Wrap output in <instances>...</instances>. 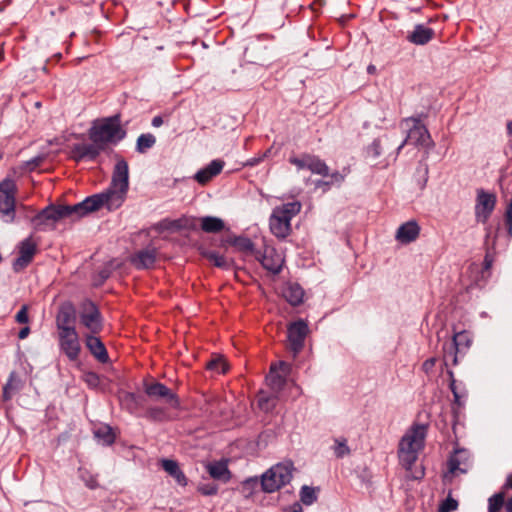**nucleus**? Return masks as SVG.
Listing matches in <instances>:
<instances>
[{
    "mask_svg": "<svg viewBox=\"0 0 512 512\" xmlns=\"http://www.w3.org/2000/svg\"><path fill=\"white\" fill-rule=\"evenodd\" d=\"M427 427L424 424H414L404 434L400 443L398 456L400 463L409 473L412 479H421L424 476L423 468H415V465L420 451L424 448Z\"/></svg>",
    "mask_w": 512,
    "mask_h": 512,
    "instance_id": "nucleus-1",
    "label": "nucleus"
},
{
    "mask_svg": "<svg viewBox=\"0 0 512 512\" xmlns=\"http://www.w3.org/2000/svg\"><path fill=\"white\" fill-rule=\"evenodd\" d=\"M129 189V167L124 159L115 164L109 188L100 193L104 206L108 210H116L125 202Z\"/></svg>",
    "mask_w": 512,
    "mask_h": 512,
    "instance_id": "nucleus-2",
    "label": "nucleus"
},
{
    "mask_svg": "<svg viewBox=\"0 0 512 512\" xmlns=\"http://www.w3.org/2000/svg\"><path fill=\"white\" fill-rule=\"evenodd\" d=\"M472 343V337L467 331L455 332L452 341L443 345V364L447 368V374L450 379V389L458 400L459 396L456 391L454 373L452 367L459 364V355L465 353Z\"/></svg>",
    "mask_w": 512,
    "mask_h": 512,
    "instance_id": "nucleus-3",
    "label": "nucleus"
},
{
    "mask_svg": "<svg viewBox=\"0 0 512 512\" xmlns=\"http://www.w3.org/2000/svg\"><path fill=\"white\" fill-rule=\"evenodd\" d=\"M118 115L103 119L95 124L89 133L92 142L98 143L103 149L110 143H116L125 137Z\"/></svg>",
    "mask_w": 512,
    "mask_h": 512,
    "instance_id": "nucleus-4",
    "label": "nucleus"
},
{
    "mask_svg": "<svg viewBox=\"0 0 512 512\" xmlns=\"http://www.w3.org/2000/svg\"><path fill=\"white\" fill-rule=\"evenodd\" d=\"M301 210L298 201L275 207L270 217V230L278 238H285L291 232V219Z\"/></svg>",
    "mask_w": 512,
    "mask_h": 512,
    "instance_id": "nucleus-5",
    "label": "nucleus"
},
{
    "mask_svg": "<svg viewBox=\"0 0 512 512\" xmlns=\"http://www.w3.org/2000/svg\"><path fill=\"white\" fill-rule=\"evenodd\" d=\"M64 218H71L69 205L48 206L32 218L36 230L53 229L55 223Z\"/></svg>",
    "mask_w": 512,
    "mask_h": 512,
    "instance_id": "nucleus-6",
    "label": "nucleus"
},
{
    "mask_svg": "<svg viewBox=\"0 0 512 512\" xmlns=\"http://www.w3.org/2000/svg\"><path fill=\"white\" fill-rule=\"evenodd\" d=\"M404 125L408 129V134L403 143L398 147V150L402 149L405 144L422 146L425 148L433 147L434 143L427 128L418 118H407L404 120Z\"/></svg>",
    "mask_w": 512,
    "mask_h": 512,
    "instance_id": "nucleus-7",
    "label": "nucleus"
},
{
    "mask_svg": "<svg viewBox=\"0 0 512 512\" xmlns=\"http://www.w3.org/2000/svg\"><path fill=\"white\" fill-rule=\"evenodd\" d=\"M16 184L11 179L0 182V214L4 221L12 222L15 218Z\"/></svg>",
    "mask_w": 512,
    "mask_h": 512,
    "instance_id": "nucleus-8",
    "label": "nucleus"
},
{
    "mask_svg": "<svg viewBox=\"0 0 512 512\" xmlns=\"http://www.w3.org/2000/svg\"><path fill=\"white\" fill-rule=\"evenodd\" d=\"M59 349L71 361L79 360L81 344L76 329H62L57 333Z\"/></svg>",
    "mask_w": 512,
    "mask_h": 512,
    "instance_id": "nucleus-9",
    "label": "nucleus"
},
{
    "mask_svg": "<svg viewBox=\"0 0 512 512\" xmlns=\"http://www.w3.org/2000/svg\"><path fill=\"white\" fill-rule=\"evenodd\" d=\"M496 205V195L484 191L477 190V198L475 204V218L479 223H486L491 216Z\"/></svg>",
    "mask_w": 512,
    "mask_h": 512,
    "instance_id": "nucleus-10",
    "label": "nucleus"
},
{
    "mask_svg": "<svg viewBox=\"0 0 512 512\" xmlns=\"http://www.w3.org/2000/svg\"><path fill=\"white\" fill-rule=\"evenodd\" d=\"M80 323L87 328L91 334H97L102 330L101 314L93 302L85 301L82 304Z\"/></svg>",
    "mask_w": 512,
    "mask_h": 512,
    "instance_id": "nucleus-11",
    "label": "nucleus"
},
{
    "mask_svg": "<svg viewBox=\"0 0 512 512\" xmlns=\"http://www.w3.org/2000/svg\"><path fill=\"white\" fill-rule=\"evenodd\" d=\"M102 206L104 204L100 193L89 196L80 203L69 205L71 219H79L90 212L99 210Z\"/></svg>",
    "mask_w": 512,
    "mask_h": 512,
    "instance_id": "nucleus-12",
    "label": "nucleus"
},
{
    "mask_svg": "<svg viewBox=\"0 0 512 512\" xmlns=\"http://www.w3.org/2000/svg\"><path fill=\"white\" fill-rule=\"evenodd\" d=\"M266 270L278 274L284 263V258L273 247L265 246L263 252L258 251L255 257Z\"/></svg>",
    "mask_w": 512,
    "mask_h": 512,
    "instance_id": "nucleus-13",
    "label": "nucleus"
},
{
    "mask_svg": "<svg viewBox=\"0 0 512 512\" xmlns=\"http://www.w3.org/2000/svg\"><path fill=\"white\" fill-rule=\"evenodd\" d=\"M308 333V326L307 324L299 320L297 322H294L289 325L288 327V341L291 350L294 353V356H296L304 345V340Z\"/></svg>",
    "mask_w": 512,
    "mask_h": 512,
    "instance_id": "nucleus-14",
    "label": "nucleus"
},
{
    "mask_svg": "<svg viewBox=\"0 0 512 512\" xmlns=\"http://www.w3.org/2000/svg\"><path fill=\"white\" fill-rule=\"evenodd\" d=\"M145 393L156 400L162 399L172 407H178L179 401L177 395L164 384L155 382L145 385Z\"/></svg>",
    "mask_w": 512,
    "mask_h": 512,
    "instance_id": "nucleus-15",
    "label": "nucleus"
},
{
    "mask_svg": "<svg viewBox=\"0 0 512 512\" xmlns=\"http://www.w3.org/2000/svg\"><path fill=\"white\" fill-rule=\"evenodd\" d=\"M36 250L37 244L32 237L24 239L19 245V256L14 262V270L20 271L27 267L32 261Z\"/></svg>",
    "mask_w": 512,
    "mask_h": 512,
    "instance_id": "nucleus-16",
    "label": "nucleus"
},
{
    "mask_svg": "<svg viewBox=\"0 0 512 512\" xmlns=\"http://www.w3.org/2000/svg\"><path fill=\"white\" fill-rule=\"evenodd\" d=\"M420 234V226L415 220H410L399 226L395 238L402 244L414 242Z\"/></svg>",
    "mask_w": 512,
    "mask_h": 512,
    "instance_id": "nucleus-17",
    "label": "nucleus"
},
{
    "mask_svg": "<svg viewBox=\"0 0 512 512\" xmlns=\"http://www.w3.org/2000/svg\"><path fill=\"white\" fill-rule=\"evenodd\" d=\"M103 150L104 149L96 142H92L91 144L81 143L74 145L72 153L77 161L84 158L94 160Z\"/></svg>",
    "mask_w": 512,
    "mask_h": 512,
    "instance_id": "nucleus-18",
    "label": "nucleus"
},
{
    "mask_svg": "<svg viewBox=\"0 0 512 512\" xmlns=\"http://www.w3.org/2000/svg\"><path fill=\"white\" fill-rule=\"evenodd\" d=\"M85 344L90 353L101 363L109 360L107 350L103 342L95 334L86 335Z\"/></svg>",
    "mask_w": 512,
    "mask_h": 512,
    "instance_id": "nucleus-19",
    "label": "nucleus"
},
{
    "mask_svg": "<svg viewBox=\"0 0 512 512\" xmlns=\"http://www.w3.org/2000/svg\"><path fill=\"white\" fill-rule=\"evenodd\" d=\"M435 32L432 28L418 24L407 35V40L415 45H425L433 39Z\"/></svg>",
    "mask_w": 512,
    "mask_h": 512,
    "instance_id": "nucleus-20",
    "label": "nucleus"
},
{
    "mask_svg": "<svg viewBox=\"0 0 512 512\" xmlns=\"http://www.w3.org/2000/svg\"><path fill=\"white\" fill-rule=\"evenodd\" d=\"M224 167L222 160H213L209 165L199 170L195 174V180L202 185L208 183L213 177L218 175Z\"/></svg>",
    "mask_w": 512,
    "mask_h": 512,
    "instance_id": "nucleus-21",
    "label": "nucleus"
},
{
    "mask_svg": "<svg viewBox=\"0 0 512 512\" xmlns=\"http://www.w3.org/2000/svg\"><path fill=\"white\" fill-rule=\"evenodd\" d=\"M469 453L464 449L456 450L450 457L448 465L449 471L453 474L460 472L466 473L468 470Z\"/></svg>",
    "mask_w": 512,
    "mask_h": 512,
    "instance_id": "nucleus-22",
    "label": "nucleus"
},
{
    "mask_svg": "<svg viewBox=\"0 0 512 512\" xmlns=\"http://www.w3.org/2000/svg\"><path fill=\"white\" fill-rule=\"evenodd\" d=\"M206 470L211 478L224 483L228 482L231 478L227 463L224 461L210 462L206 465Z\"/></svg>",
    "mask_w": 512,
    "mask_h": 512,
    "instance_id": "nucleus-23",
    "label": "nucleus"
},
{
    "mask_svg": "<svg viewBox=\"0 0 512 512\" xmlns=\"http://www.w3.org/2000/svg\"><path fill=\"white\" fill-rule=\"evenodd\" d=\"M155 260L156 250L150 247L137 252L132 258V262L137 268H150Z\"/></svg>",
    "mask_w": 512,
    "mask_h": 512,
    "instance_id": "nucleus-24",
    "label": "nucleus"
},
{
    "mask_svg": "<svg viewBox=\"0 0 512 512\" xmlns=\"http://www.w3.org/2000/svg\"><path fill=\"white\" fill-rule=\"evenodd\" d=\"M292 468L293 465L290 462L279 463L270 468L269 471L274 477H277V481L279 482L280 487H282L290 482L292 478Z\"/></svg>",
    "mask_w": 512,
    "mask_h": 512,
    "instance_id": "nucleus-25",
    "label": "nucleus"
},
{
    "mask_svg": "<svg viewBox=\"0 0 512 512\" xmlns=\"http://www.w3.org/2000/svg\"><path fill=\"white\" fill-rule=\"evenodd\" d=\"M292 468L293 465L290 462L279 463L270 468L269 471L274 477H277V481L279 482L280 487H282L290 482L292 478Z\"/></svg>",
    "mask_w": 512,
    "mask_h": 512,
    "instance_id": "nucleus-26",
    "label": "nucleus"
},
{
    "mask_svg": "<svg viewBox=\"0 0 512 512\" xmlns=\"http://www.w3.org/2000/svg\"><path fill=\"white\" fill-rule=\"evenodd\" d=\"M161 466L165 470V472H167L171 477H173L179 485H187V478L176 461L170 459H163L161 461Z\"/></svg>",
    "mask_w": 512,
    "mask_h": 512,
    "instance_id": "nucleus-27",
    "label": "nucleus"
},
{
    "mask_svg": "<svg viewBox=\"0 0 512 512\" xmlns=\"http://www.w3.org/2000/svg\"><path fill=\"white\" fill-rule=\"evenodd\" d=\"M283 296L291 305L297 306L303 301L304 290L297 283H288L283 289Z\"/></svg>",
    "mask_w": 512,
    "mask_h": 512,
    "instance_id": "nucleus-28",
    "label": "nucleus"
},
{
    "mask_svg": "<svg viewBox=\"0 0 512 512\" xmlns=\"http://www.w3.org/2000/svg\"><path fill=\"white\" fill-rule=\"evenodd\" d=\"M74 312L71 307H62L56 318L57 333L62 329H75L73 325Z\"/></svg>",
    "mask_w": 512,
    "mask_h": 512,
    "instance_id": "nucleus-29",
    "label": "nucleus"
},
{
    "mask_svg": "<svg viewBox=\"0 0 512 512\" xmlns=\"http://www.w3.org/2000/svg\"><path fill=\"white\" fill-rule=\"evenodd\" d=\"M201 229L207 233H217L220 232L224 228V222L222 219L206 216L200 219Z\"/></svg>",
    "mask_w": 512,
    "mask_h": 512,
    "instance_id": "nucleus-30",
    "label": "nucleus"
},
{
    "mask_svg": "<svg viewBox=\"0 0 512 512\" xmlns=\"http://www.w3.org/2000/svg\"><path fill=\"white\" fill-rule=\"evenodd\" d=\"M307 169L324 177L329 175V168L326 163L315 155H309Z\"/></svg>",
    "mask_w": 512,
    "mask_h": 512,
    "instance_id": "nucleus-31",
    "label": "nucleus"
},
{
    "mask_svg": "<svg viewBox=\"0 0 512 512\" xmlns=\"http://www.w3.org/2000/svg\"><path fill=\"white\" fill-rule=\"evenodd\" d=\"M233 246L247 256L256 257L258 251L253 242L246 237H237L232 242Z\"/></svg>",
    "mask_w": 512,
    "mask_h": 512,
    "instance_id": "nucleus-32",
    "label": "nucleus"
},
{
    "mask_svg": "<svg viewBox=\"0 0 512 512\" xmlns=\"http://www.w3.org/2000/svg\"><path fill=\"white\" fill-rule=\"evenodd\" d=\"M156 138L151 133L141 134L136 143V150L139 153H145L148 149L154 146Z\"/></svg>",
    "mask_w": 512,
    "mask_h": 512,
    "instance_id": "nucleus-33",
    "label": "nucleus"
},
{
    "mask_svg": "<svg viewBox=\"0 0 512 512\" xmlns=\"http://www.w3.org/2000/svg\"><path fill=\"white\" fill-rule=\"evenodd\" d=\"M94 434L95 437L102 440L106 445H111L115 441V434L110 426H100L95 430Z\"/></svg>",
    "mask_w": 512,
    "mask_h": 512,
    "instance_id": "nucleus-34",
    "label": "nucleus"
},
{
    "mask_svg": "<svg viewBox=\"0 0 512 512\" xmlns=\"http://www.w3.org/2000/svg\"><path fill=\"white\" fill-rule=\"evenodd\" d=\"M261 485L263 490L268 493H272L281 488L277 477H274L269 470L263 474Z\"/></svg>",
    "mask_w": 512,
    "mask_h": 512,
    "instance_id": "nucleus-35",
    "label": "nucleus"
},
{
    "mask_svg": "<svg viewBox=\"0 0 512 512\" xmlns=\"http://www.w3.org/2000/svg\"><path fill=\"white\" fill-rule=\"evenodd\" d=\"M204 256L212 262L216 267L227 269L230 267V261L223 255L215 251H208L204 253Z\"/></svg>",
    "mask_w": 512,
    "mask_h": 512,
    "instance_id": "nucleus-36",
    "label": "nucleus"
},
{
    "mask_svg": "<svg viewBox=\"0 0 512 512\" xmlns=\"http://www.w3.org/2000/svg\"><path fill=\"white\" fill-rule=\"evenodd\" d=\"M206 367L208 370L213 371L217 374L225 373L228 369V366H227L225 360L220 356H217V357H214L213 359H211L207 363Z\"/></svg>",
    "mask_w": 512,
    "mask_h": 512,
    "instance_id": "nucleus-37",
    "label": "nucleus"
},
{
    "mask_svg": "<svg viewBox=\"0 0 512 512\" xmlns=\"http://www.w3.org/2000/svg\"><path fill=\"white\" fill-rule=\"evenodd\" d=\"M300 500L304 505H311L317 500L316 490L313 487L303 486L300 491Z\"/></svg>",
    "mask_w": 512,
    "mask_h": 512,
    "instance_id": "nucleus-38",
    "label": "nucleus"
},
{
    "mask_svg": "<svg viewBox=\"0 0 512 512\" xmlns=\"http://www.w3.org/2000/svg\"><path fill=\"white\" fill-rule=\"evenodd\" d=\"M334 454L337 458H343L350 454V448L347 445V440L345 438H337L335 439V444L333 446Z\"/></svg>",
    "mask_w": 512,
    "mask_h": 512,
    "instance_id": "nucleus-39",
    "label": "nucleus"
},
{
    "mask_svg": "<svg viewBox=\"0 0 512 512\" xmlns=\"http://www.w3.org/2000/svg\"><path fill=\"white\" fill-rule=\"evenodd\" d=\"M504 505V494L497 493L489 498V512H499Z\"/></svg>",
    "mask_w": 512,
    "mask_h": 512,
    "instance_id": "nucleus-40",
    "label": "nucleus"
},
{
    "mask_svg": "<svg viewBox=\"0 0 512 512\" xmlns=\"http://www.w3.org/2000/svg\"><path fill=\"white\" fill-rule=\"evenodd\" d=\"M15 373H11L8 382L3 387V400L8 401L11 399L14 391L17 389L15 385Z\"/></svg>",
    "mask_w": 512,
    "mask_h": 512,
    "instance_id": "nucleus-41",
    "label": "nucleus"
},
{
    "mask_svg": "<svg viewBox=\"0 0 512 512\" xmlns=\"http://www.w3.org/2000/svg\"><path fill=\"white\" fill-rule=\"evenodd\" d=\"M267 380L271 387L276 390H280L285 383L284 378L274 372L273 366L271 367V371L267 377Z\"/></svg>",
    "mask_w": 512,
    "mask_h": 512,
    "instance_id": "nucleus-42",
    "label": "nucleus"
},
{
    "mask_svg": "<svg viewBox=\"0 0 512 512\" xmlns=\"http://www.w3.org/2000/svg\"><path fill=\"white\" fill-rule=\"evenodd\" d=\"M309 155L310 154H303L300 157H290L289 162L298 169H307Z\"/></svg>",
    "mask_w": 512,
    "mask_h": 512,
    "instance_id": "nucleus-43",
    "label": "nucleus"
},
{
    "mask_svg": "<svg viewBox=\"0 0 512 512\" xmlns=\"http://www.w3.org/2000/svg\"><path fill=\"white\" fill-rule=\"evenodd\" d=\"M458 507V502L451 498V497H448L440 506L439 508V512H451V511H454L456 510Z\"/></svg>",
    "mask_w": 512,
    "mask_h": 512,
    "instance_id": "nucleus-44",
    "label": "nucleus"
},
{
    "mask_svg": "<svg viewBox=\"0 0 512 512\" xmlns=\"http://www.w3.org/2000/svg\"><path fill=\"white\" fill-rule=\"evenodd\" d=\"M198 491L203 495H215L218 491V487L215 484L208 483V484H200L198 486Z\"/></svg>",
    "mask_w": 512,
    "mask_h": 512,
    "instance_id": "nucleus-45",
    "label": "nucleus"
},
{
    "mask_svg": "<svg viewBox=\"0 0 512 512\" xmlns=\"http://www.w3.org/2000/svg\"><path fill=\"white\" fill-rule=\"evenodd\" d=\"M15 319L20 324H26L29 322V316H28V306L23 305L21 309L17 312Z\"/></svg>",
    "mask_w": 512,
    "mask_h": 512,
    "instance_id": "nucleus-46",
    "label": "nucleus"
},
{
    "mask_svg": "<svg viewBox=\"0 0 512 512\" xmlns=\"http://www.w3.org/2000/svg\"><path fill=\"white\" fill-rule=\"evenodd\" d=\"M506 224L508 226L509 234L512 233V199L506 210Z\"/></svg>",
    "mask_w": 512,
    "mask_h": 512,
    "instance_id": "nucleus-47",
    "label": "nucleus"
},
{
    "mask_svg": "<svg viewBox=\"0 0 512 512\" xmlns=\"http://www.w3.org/2000/svg\"><path fill=\"white\" fill-rule=\"evenodd\" d=\"M435 363H436V359L435 358H429L427 359L426 361H424L423 365H422V369L425 373H430L434 366H435Z\"/></svg>",
    "mask_w": 512,
    "mask_h": 512,
    "instance_id": "nucleus-48",
    "label": "nucleus"
},
{
    "mask_svg": "<svg viewBox=\"0 0 512 512\" xmlns=\"http://www.w3.org/2000/svg\"><path fill=\"white\" fill-rule=\"evenodd\" d=\"M328 176H330V178H331L328 181V182H330V186L334 183H341L344 180V176L339 172H334L332 174H329Z\"/></svg>",
    "mask_w": 512,
    "mask_h": 512,
    "instance_id": "nucleus-49",
    "label": "nucleus"
},
{
    "mask_svg": "<svg viewBox=\"0 0 512 512\" xmlns=\"http://www.w3.org/2000/svg\"><path fill=\"white\" fill-rule=\"evenodd\" d=\"M283 512H303V509L301 504L296 502L291 506L287 507Z\"/></svg>",
    "mask_w": 512,
    "mask_h": 512,
    "instance_id": "nucleus-50",
    "label": "nucleus"
},
{
    "mask_svg": "<svg viewBox=\"0 0 512 512\" xmlns=\"http://www.w3.org/2000/svg\"><path fill=\"white\" fill-rule=\"evenodd\" d=\"M85 482L86 486L89 487L90 489H95L98 487V482L96 478H94L93 476H91L88 480H85Z\"/></svg>",
    "mask_w": 512,
    "mask_h": 512,
    "instance_id": "nucleus-51",
    "label": "nucleus"
},
{
    "mask_svg": "<svg viewBox=\"0 0 512 512\" xmlns=\"http://www.w3.org/2000/svg\"><path fill=\"white\" fill-rule=\"evenodd\" d=\"M315 185H316V188H322L324 191H326L330 188V182H328V181L318 180V181H316Z\"/></svg>",
    "mask_w": 512,
    "mask_h": 512,
    "instance_id": "nucleus-52",
    "label": "nucleus"
},
{
    "mask_svg": "<svg viewBox=\"0 0 512 512\" xmlns=\"http://www.w3.org/2000/svg\"><path fill=\"white\" fill-rule=\"evenodd\" d=\"M30 333V328L28 326L26 327H23L19 333H18V337L19 339H25Z\"/></svg>",
    "mask_w": 512,
    "mask_h": 512,
    "instance_id": "nucleus-53",
    "label": "nucleus"
},
{
    "mask_svg": "<svg viewBox=\"0 0 512 512\" xmlns=\"http://www.w3.org/2000/svg\"><path fill=\"white\" fill-rule=\"evenodd\" d=\"M163 124V119L160 116H155L152 119V126L153 127H160Z\"/></svg>",
    "mask_w": 512,
    "mask_h": 512,
    "instance_id": "nucleus-54",
    "label": "nucleus"
},
{
    "mask_svg": "<svg viewBox=\"0 0 512 512\" xmlns=\"http://www.w3.org/2000/svg\"><path fill=\"white\" fill-rule=\"evenodd\" d=\"M258 403H259V406L261 409L268 410V406H267L268 400L267 399L260 397L258 400Z\"/></svg>",
    "mask_w": 512,
    "mask_h": 512,
    "instance_id": "nucleus-55",
    "label": "nucleus"
},
{
    "mask_svg": "<svg viewBox=\"0 0 512 512\" xmlns=\"http://www.w3.org/2000/svg\"><path fill=\"white\" fill-rule=\"evenodd\" d=\"M505 512H512V497L505 504Z\"/></svg>",
    "mask_w": 512,
    "mask_h": 512,
    "instance_id": "nucleus-56",
    "label": "nucleus"
},
{
    "mask_svg": "<svg viewBox=\"0 0 512 512\" xmlns=\"http://www.w3.org/2000/svg\"><path fill=\"white\" fill-rule=\"evenodd\" d=\"M124 398H125L126 400L134 401V400H135V395H134V394H132V393H126V394L124 395Z\"/></svg>",
    "mask_w": 512,
    "mask_h": 512,
    "instance_id": "nucleus-57",
    "label": "nucleus"
},
{
    "mask_svg": "<svg viewBox=\"0 0 512 512\" xmlns=\"http://www.w3.org/2000/svg\"><path fill=\"white\" fill-rule=\"evenodd\" d=\"M259 161H260V159L253 158V159H250V160L247 162V164H248V165L253 166V165H256Z\"/></svg>",
    "mask_w": 512,
    "mask_h": 512,
    "instance_id": "nucleus-58",
    "label": "nucleus"
},
{
    "mask_svg": "<svg viewBox=\"0 0 512 512\" xmlns=\"http://www.w3.org/2000/svg\"><path fill=\"white\" fill-rule=\"evenodd\" d=\"M507 130L510 135H512V121L507 123Z\"/></svg>",
    "mask_w": 512,
    "mask_h": 512,
    "instance_id": "nucleus-59",
    "label": "nucleus"
},
{
    "mask_svg": "<svg viewBox=\"0 0 512 512\" xmlns=\"http://www.w3.org/2000/svg\"><path fill=\"white\" fill-rule=\"evenodd\" d=\"M160 412H161V410H160V409H151V410H150V413H151L152 415L158 414V413H160Z\"/></svg>",
    "mask_w": 512,
    "mask_h": 512,
    "instance_id": "nucleus-60",
    "label": "nucleus"
},
{
    "mask_svg": "<svg viewBox=\"0 0 512 512\" xmlns=\"http://www.w3.org/2000/svg\"><path fill=\"white\" fill-rule=\"evenodd\" d=\"M507 485L512 488V474L509 476L507 480Z\"/></svg>",
    "mask_w": 512,
    "mask_h": 512,
    "instance_id": "nucleus-61",
    "label": "nucleus"
},
{
    "mask_svg": "<svg viewBox=\"0 0 512 512\" xmlns=\"http://www.w3.org/2000/svg\"><path fill=\"white\" fill-rule=\"evenodd\" d=\"M373 146H374V148H375V154H376V155H378V154H379V152H378L377 148H378L379 144H378L377 142H374V143H373Z\"/></svg>",
    "mask_w": 512,
    "mask_h": 512,
    "instance_id": "nucleus-62",
    "label": "nucleus"
},
{
    "mask_svg": "<svg viewBox=\"0 0 512 512\" xmlns=\"http://www.w3.org/2000/svg\"><path fill=\"white\" fill-rule=\"evenodd\" d=\"M490 265H491V262H490V261L488 260V258L486 257V258H485V266H486V268H489V267H490Z\"/></svg>",
    "mask_w": 512,
    "mask_h": 512,
    "instance_id": "nucleus-63",
    "label": "nucleus"
},
{
    "mask_svg": "<svg viewBox=\"0 0 512 512\" xmlns=\"http://www.w3.org/2000/svg\"><path fill=\"white\" fill-rule=\"evenodd\" d=\"M374 70H375V67H374V66L370 65V66L368 67V72H370V73H371V72H372V71H374Z\"/></svg>",
    "mask_w": 512,
    "mask_h": 512,
    "instance_id": "nucleus-64",
    "label": "nucleus"
}]
</instances>
